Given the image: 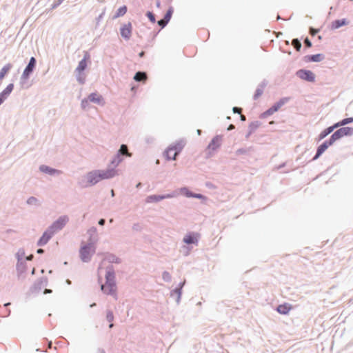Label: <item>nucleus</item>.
I'll return each mask as SVG.
<instances>
[{
    "label": "nucleus",
    "instance_id": "6e6552de",
    "mask_svg": "<svg viewBox=\"0 0 353 353\" xmlns=\"http://www.w3.org/2000/svg\"><path fill=\"white\" fill-rule=\"evenodd\" d=\"M287 101V99H282L277 103H276L274 105L270 108L268 110H266L263 114L265 116L272 115L276 111H278Z\"/></svg>",
    "mask_w": 353,
    "mask_h": 353
},
{
    "label": "nucleus",
    "instance_id": "7c9ffc66",
    "mask_svg": "<svg viewBox=\"0 0 353 353\" xmlns=\"http://www.w3.org/2000/svg\"><path fill=\"white\" fill-rule=\"evenodd\" d=\"M40 170H41L42 172H43L50 173V174H52V172H55V170H52V169H50V168H49L48 167L45 166V165H42V166H41Z\"/></svg>",
    "mask_w": 353,
    "mask_h": 353
},
{
    "label": "nucleus",
    "instance_id": "f3484780",
    "mask_svg": "<svg viewBox=\"0 0 353 353\" xmlns=\"http://www.w3.org/2000/svg\"><path fill=\"white\" fill-rule=\"evenodd\" d=\"M14 88V85L12 83H10L8 86L0 93V98L2 99V101L7 98V97L12 92Z\"/></svg>",
    "mask_w": 353,
    "mask_h": 353
},
{
    "label": "nucleus",
    "instance_id": "393cba45",
    "mask_svg": "<svg viewBox=\"0 0 353 353\" xmlns=\"http://www.w3.org/2000/svg\"><path fill=\"white\" fill-rule=\"evenodd\" d=\"M126 12H127V7L125 6H123L118 9L114 18H118V17H122L126 13Z\"/></svg>",
    "mask_w": 353,
    "mask_h": 353
},
{
    "label": "nucleus",
    "instance_id": "4be33fe9",
    "mask_svg": "<svg viewBox=\"0 0 353 353\" xmlns=\"http://www.w3.org/2000/svg\"><path fill=\"white\" fill-rule=\"evenodd\" d=\"M323 59V55L317 54L305 57L306 61L319 62Z\"/></svg>",
    "mask_w": 353,
    "mask_h": 353
},
{
    "label": "nucleus",
    "instance_id": "de8ad7c7",
    "mask_svg": "<svg viewBox=\"0 0 353 353\" xmlns=\"http://www.w3.org/2000/svg\"><path fill=\"white\" fill-rule=\"evenodd\" d=\"M3 103L2 99L0 98V105Z\"/></svg>",
    "mask_w": 353,
    "mask_h": 353
},
{
    "label": "nucleus",
    "instance_id": "20e7f679",
    "mask_svg": "<svg viewBox=\"0 0 353 353\" xmlns=\"http://www.w3.org/2000/svg\"><path fill=\"white\" fill-rule=\"evenodd\" d=\"M94 251V247L92 243L82 246L80 249V256L81 260L84 262L90 261Z\"/></svg>",
    "mask_w": 353,
    "mask_h": 353
},
{
    "label": "nucleus",
    "instance_id": "f03ea898",
    "mask_svg": "<svg viewBox=\"0 0 353 353\" xmlns=\"http://www.w3.org/2000/svg\"><path fill=\"white\" fill-rule=\"evenodd\" d=\"M182 149L183 145L181 143H176L169 146L165 151L164 155L167 160H174Z\"/></svg>",
    "mask_w": 353,
    "mask_h": 353
},
{
    "label": "nucleus",
    "instance_id": "412c9836",
    "mask_svg": "<svg viewBox=\"0 0 353 353\" xmlns=\"http://www.w3.org/2000/svg\"><path fill=\"white\" fill-rule=\"evenodd\" d=\"M347 24V21L345 19L336 20L332 22V28L334 29H337L343 26H345Z\"/></svg>",
    "mask_w": 353,
    "mask_h": 353
},
{
    "label": "nucleus",
    "instance_id": "9d476101",
    "mask_svg": "<svg viewBox=\"0 0 353 353\" xmlns=\"http://www.w3.org/2000/svg\"><path fill=\"white\" fill-rule=\"evenodd\" d=\"M53 233H54V231H52V230L46 231L43 234V235L40 238V239L39 240V241L37 243L38 245L43 246L44 245H46L48 242V241L51 239V237L52 236Z\"/></svg>",
    "mask_w": 353,
    "mask_h": 353
},
{
    "label": "nucleus",
    "instance_id": "c03bdc74",
    "mask_svg": "<svg viewBox=\"0 0 353 353\" xmlns=\"http://www.w3.org/2000/svg\"><path fill=\"white\" fill-rule=\"evenodd\" d=\"M241 121H245V117L243 114H241Z\"/></svg>",
    "mask_w": 353,
    "mask_h": 353
},
{
    "label": "nucleus",
    "instance_id": "cd10ccee",
    "mask_svg": "<svg viewBox=\"0 0 353 353\" xmlns=\"http://www.w3.org/2000/svg\"><path fill=\"white\" fill-rule=\"evenodd\" d=\"M292 45L297 51H299L301 50V43L297 39H294L292 41Z\"/></svg>",
    "mask_w": 353,
    "mask_h": 353
},
{
    "label": "nucleus",
    "instance_id": "09e8293b",
    "mask_svg": "<svg viewBox=\"0 0 353 353\" xmlns=\"http://www.w3.org/2000/svg\"><path fill=\"white\" fill-rule=\"evenodd\" d=\"M111 194L114 195V191L112 190Z\"/></svg>",
    "mask_w": 353,
    "mask_h": 353
},
{
    "label": "nucleus",
    "instance_id": "4468645a",
    "mask_svg": "<svg viewBox=\"0 0 353 353\" xmlns=\"http://www.w3.org/2000/svg\"><path fill=\"white\" fill-rule=\"evenodd\" d=\"M292 309V306L289 303L279 305L277 307V312L281 314H287Z\"/></svg>",
    "mask_w": 353,
    "mask_h": 353
},
{
    "label": "nucleus",
    "instance_id": "f704fd0d",
    "mask_svg": "<svg viewBox=\"0 0 353 353\" xmlns=\"http://www.w3.org/2000/svg\"><path fill=\"white\" fill-rule=\"evenodd\" d=\"M304 43L307 48H310L312 46V43L307 38L305 39Z\"/></svg>",
    "mask_w": 353,
    "mask_h": 353
},
{
    "label": "nucleus",
    "instance_id": "b1692460",
    "mask_svg": "<svg viewBox=\"0 0 353 353\" xmlns=\"http://www.w3.org/2000/svg\"><path fill=\"white\" fill-rule=\"evenodd\" d=\"M147 79V75L145 72H138L136 73L134 79L137 81H145Z\"/></svg>",
    "mask_w": 353,
    "mask_h": 353
},
{
    "label": "nucleus",
    "instance_id": "c85d7f7f",
    "mask_svg": "<svg viewBox=\"0 0 353 353\" xmlns=\"http://www.w3.org/2000/svg\"><path fill=\"white\" fill-rule=\"evenodd\" d=\"M352 121H353V118H347V119H345L342 120L341 121L336 123V125H338V127H339L341 125H344L347 123H351Z\"/></svg>",
    "mask_w": 353,
    "mask_h": 353
},
{
    "label": "nucleus",
    "instance_id": "ddd939ff",
    "mask_svg": "<svg viewBox=\"0 0 353 353\" xmlns=\"http://www.w3.org/2000/svg\"><path fill=\"white\" fill-rule=\"evenodd\" d=\"M90 59V54L88 53V52H85V55H84V58L83 59H82L77 68V70L79 72H83L87 67V61Z\"/></svg>",
    "mask_w": 353,
    "mask_h": 353
},
{
    "label": "nucleus",
    "instance_id": "49530a36",
    "mask_svg": "<svg viewBox=\"0 0 353 353\" xmlns=\"http://www.w3.org/2000/svg\"><path fill=\"white\" fill-rule=\"evenodd\" d=\"M143 55H144V52L142 51L141 52L139 53V57H143Z\"/></svg>",
    "mask_w": 353,
    "mask_h": 353
},
{
    "label": "nucleus",
    "instance_id": "6ab92c4d",
    "mask_svg": "<svg viewBox=\"0 0 353 353\" xmlns=\"http://www.w3.org/2000/svg\"><path fill=\"white\" fill-rule=\"evenodd\" d=\"M336 128H338V125L334 124V125L323 130L319 135V140L323 139L325 137L332 132Z\"/></svg>",
    "mask_w": 353,
    "mask_h": 353
},
{
    "label": "nucleus",
    "instance_id": "5701e85b",
    "mask_svg": "<svg viewBox=\"0 0 353 353\" xmlns=\"http://www.w3.org/2000/svg\"><path fill=\"white\" fill-rule=\"evenodd\" d=\"M88 99L90 101L97 103H101L103 101L101 96H100L96 93H92V94H90L88 97Z\"/></svg>",
    "mask_w": 353,
    "mask_h": 353
},
{
    "label": "nucleus",
    "instance_id": "e433bc0d",
    "mask_svg": "<svg viewBox=\"0 0 353 353\" xmlns=\"http://www.w3.org/2000/svg\"><path fill=\"white\" fill-rule=\"evenodd\" d=\"M233 112L234 113H239L240 114L241 112V108H237V107H234V108H233Z\"/></svg>",
    "mask_w": 353,
    "mask_h": 353
},
{
    "label": "nucleus",
    "instance_id": "a211bd4d",
    "mask_svg": "<svg viewBox=\"0 0 353 353\" xmlns=\"http://www.w3.org/2000/svg\"><path fill=\"white\" fill-rule=\"evenodd\" d=\"M198 234H188L183 238V241L187 244L196 243Z\"/></svg>",
    "mask_w": 353,
    "mask_h": 353
},
{
    "label": "nucleus",
    "instance_id": "9b49d317",
    "mask_svg": "<svg viewBox=\"0 0 353 353\" xmlns=\"http://www.w3.org/2000/svg\"><path fill=\"white\" fill-rule=\"evenodd\" d=\"M121 34L126 39H130L132 34V24L130 23L125 24L121 27Z\"/></svg>",
    "mask_w": 353,
    "mask_h": 353
},
{
    "label": "nucleus",
    "instance_id": "f257e3e1",
    "mask_svg": "<svg viewBox=\"0 0 353 353\" xmlns=\"http://www.w3.org/2000/svg\"><path fill=\"white\" fill-rule=\"evenodd\" d=\"M106 282L101 285V290L106 294H113L116 292L114 283V274L112 272H108L105 274Z\"/></svg>",
    "mask_w": 353,
    "mask_h": 353
},
{
    "label": "nucleus",
    "instance_id": "58836bf2",
    "mask_svg": "<svg viewBox=\"0 0 353 353\" xmlns=\"http://www.w3.org/2000/svg\"><path fill=\"white\" fill-rule=\"evenodd\" d=\"M105 223V220L104 219H101L99 221V224L101 225H103Z\"/></svg>",
    "mask_w": 353,
    "mask_h": 353
},
{
    "label": "nucleus",
    "instance_id": "ea45409f",
    "mask_svg": "<svg viewBox=\"0 0 353 353\" xmlns=\"http://www.w3.org/2000/svg\"><path fill=\"white\" fill-rule=\"evenodd\" d=\"M87 103H88V100H83V101H82V105H83V108H85V105H86Z\"/></svg>",
    "mask_w": 353,
    "mask_h": 353
},
{
    "label": "nucleus",
    "instance_id": "39448f33",
    "mask_svg": "<svg viewBox=\"0 0 353 353\" xmlns=\"http://www.w3.org/2000/svg\"><path fill=\"white\" fill-rule=\"evenodd\" d=\"M296 74L300 79L310 82H314L315 80V74L310 70H299Z\"/></svg>",
    "mask_w": 353,
    "mask_h": 353
},
{
    "label": "nucleus",
    "instance_id": "4c0bfd02",
    "mask_svg": "<svg viewBox=\"0 0 353 353\" xmlns=\"http://www.w3.org/2000/svg\"><path fill=\"white\" fill-rule=\"evenodd\" d=\"M88 178H89V181L90 183H91V179H92L94 181V180L98 179V177L96 176H92V177H90V174L88 175Z\"/></svg>",
    "mask_w": 353,
    "mask_h": 353
},
{
    "label": "nucleus",
    "instance_id": "0eeeda50",
    "mask_svg": "<svg viewBox=\"0 0 353 353\" xmlns=\"http://www.w3.org/2000/svg\"><path fill=\"white\" fill-rule=\"evenodd\" d=\"M36 65V59L34 57H32L30 59L29 63L23 70V72L22 74L21 78L23 79H28L30 75V74L32 72L33 70L34 69Z\"/></svg>",
    "mask_w": 353,
    "mask_h": 353
},
{
    "label": "nucleus",
    "instance_id": "37998d69",
    "mask_svg": "<svg viewBox=\"0 0 353 353\" xmlns=\"http://www.w3.org/2000/svg\"><path fill=\"white\" fill-rule=\"evenodd\" d=\"M51 292H52L51 290L46 289L45 291H44V294L51 293Z\"/></svg>",
    "mask_w": 353,
    "mask_h": 353
},
{
    "label": "nucleus",
    "instance_id": "a878e982",
    "mask_svg": "<svg viewBox=\"0 0 353 353\" xmlns=\"http://www.w3.org/2000/svg\"><path fill=\"white\" fill-rule=\"evenodd\" d=\"M120 154L123 155H126L128 157H131V153L128 152V147L126 145H121L120 150H119Z\"/></svg>",
    "mask_w": 353,
    "mask_h": 353
},
{
    "label": "nucleus",
    "instance_id": "79ce46f5",
    "mask_svg": "<svg viewBox=\"0 0 353 353\" xmlns=\"http://www.w3.org/2000/svg\"><path fill=\"white\" fill-rule=\"evenodd\" d=\"M234 126L232 124H231V125H230V126L228 127V130H232V129H234Z\"/></svg>",
    "mask_w": 353,
    "mask_h": 353
},
{
    "label": "nucleus",
    "instance_id": "c756f323",
    "mask_svg": "<svg viewBox=\"0 0 353 353\" xmlns=\"http://www.w3.org/2000/svg\"><path fill=\"white\" fill-rule=\"evenodd\" d=\"M172 12H173V10L172 8H170L168 12H166L165 17H164V19L167 21V22H169V21L171 19V17H172Z\"/></svg>",
    "mask_w": 353,
    "mask_h": 353
},
{
    "label": "nucleus",
    "instance_id": "1a4fd4ad",
    "mask_svg": "<svg viewBox=\"0 0 353 353\" xmlns=\"http://www.w3.org/2000/svg\"><path fill=\"white\" fill-rule=\"evenodd\" d=\"M333 145L331 143V141L329 139L328 141H325L317 148L316 154L315 157L313 158L314 160L317 159L330 146Z\"/></svg>",
    "mask_w": 353,
    "mask_h": 353
},
{
    "label": "nucleus",
    "instance_id": "2f4dec72",
    "mask_svg": "<svg viewBox=\"0 0 353 353\" xmlns=\"http://www.w3.org/2000/svg\"><path fill=\"white\" fill-rule=\"evenodd\" d=\"M27 203L30 205L37 204L38 200L35 197L31 196L28 199Z\"/></svg>",
    "mask_w": 353,
    "mask_h": 353
},
{
    "label": "nucleus",
    "instance_id": "bb28decb",
    "mask_svg": "<svg viewBox=\"0 0 353 353\" xmlns=\"http://www.w3.org/2000/svg\"><path fill=\"white\" fill-rule=\"evenodd\" d=\"M106 319L108 321L112 323L114 320V314L112 312L108 311L106 314ZM113 327V323H110L109 325L110 328H112Z\"/></svg>",
    "mask_w": 353,
    "mask_h": 353
},
{
    "label": "nucleus",
    "instance_id": "a19ab883",
    "mask_svg": "<svg viewBox=\"0 0 353 353\" xmlns=\"http://www.w3.org/2000/svg\"><path fill=\"white\" fill-rule=\"evenodd\" d=\"M188 196H190L188 194H187ZM192 196H194V197H196V198H201V194H195V195H192Z\"/></svg>",
    "mask_w": 353,
    "mask_h": 353
},
{
    "label": "nucleus",
    "instance_id": "dca6fc26",
    "mask_svg": "<svg viewBox=\"0 0 353 353\" xmlns=\"http://www.w3.org/2000/svg\"><path fill=\"white\" fill-rule=\"evenodd\" d=\"M68 218L66 216L60 217L52 225V229L60 230L66 223Z\"/></svg>",
    "mask_w": 353,
    "mask_h": 353
},
{
    "label": "nucleus",
    "instance_id": "423d86ee",
    "mask_svg": "<svg viewBox=\"0 0 353 353\" xmlns=\"http://www.w3.org/2000/svg\"><path fill=\"white\" fill-rule=\"evenodd\" d=\"M113 175L114 174L112 171H102L90 173V177H92V176H96L98 177V179L94 180V181L92 179H91V183L94 184L101 179L111 178L113 176Z\"/></svg>",
    "mask_w": 353,
    "mask_h": 353
},
{
    "label": "nucleus",
    "instance_id": "f8f14e48",
    "mask_svg": "<svg viewBox=\"0 0 353 353\" xmlns=\"http://www.w3.org/2000/svg\"><path fill=\"white\" fill-rule=\"evenodd\" d=\"M221 143V138L216 136L212 139L210 144L208 145V149L210 151H214L219 148Z\"/></svg>",
    "mask_w": 353,
    "mask_h": 353
},
{
    "label": "nucleus",
    "instance_id": "c9c22d12",
    "mask_svg": "<svg viewBox=\"0 0 353 353\" xmlns=\"http://www.w3.org/2000/svg\"><path fill=\"white\" fill-rule=\"evenodd\" d=\"M318 30L310 28V33L311 34V35L314 36L318 32Z\"/></svg>",
    "mask_w": 353,
    "mask_h": 353
},
{
    "label": "nucleus",
    "instance_id": "aec40b11",
    "mask_svg": "<svg viewBox=\"0 0 353 353\" xmlns=\"http://www.w3.org/2000/svg\"><path fill=\"white\" fill-rule=\"evenodd\" d=\"M12 68V65L10 63H8L5 65L1 70H0V81L3 80L6 74Z\"/></svg>",
    "mask_w": 353,
    "mask_h": 353
},
{
    "label": "nucleus",
    "instance_id": "7ed1b4c3",
    "mask_svg": "<svg viewBox=\"0 0 353 353\" xmlns=\"http://www.w3.org/2000/svg\"><path fill=\"white\" fill-rule=\"evenodd\" d=\"M353 134V128L350 127H344L336 130L330 137L331 143L334 144L335 141L345 136Z\"/></svg>",
    "mask_w": 353,
    "mask_h": 353
},
{
    "label": "nucleus",
    "instance_id": "473e14b6",
    "mask_svg": "<svg viewBox=\"0 0 353 353\" xmlns=\"http://www.w3.org/2000/svg\"><path fill=\"white\" fill-rule=\"evenodd\" d=\"M147 17H148V19L150 20V21L152 23H155L156 20H155V17H154V15L152 12H147Z\"/></svg>",
    "mask_w": 353,
    "mask_h": 353
},
{
    "label": "nucleus",
    "instance_id": "a18cd8bd",
    "mask_svg": "<svg viewBox=\"0 0 353 353\" xmlns=\"http://www.w3.org/2000/svg\"><path fill=\"white\" fill-rule=\"evenodd\" d=\"M37 253H39V254H42V253H43V249H39V250H37Z\"/></svg>",
    "mask_w": 353,
    "mask_h": 353
},
{
    "label": "nucleus",
    "instance_id": "72a5a7b5",
    "mask_svg": "<svg viewBox=\"0 0 353 353\" xmlns=\"http://www.w3.org/2000/svg\"><path fill=\"white\" fill-rule=\"evenodd\" d=\"M168 23L164 19L158 21V24L162 28L165 27Z\"/></svg>",
    "mask_w": 353,
    "mask_h": 353
},
{
    "label": "nucleus",
    "instance_id": "2eb2a0df",
    "mask_svg": "<svg viewBox=\"0 0 353 353\" xmlns=\"http://www.w3.org/2000/svg\"><path fill=\"white\" fill-rule=\"evenodd\" d=\"M171 197H172V195H171V194H167V195H163V196L151 195V196H149L146 199V201L148 203L157 202L162 199H167V198H171Z\"/></svg>",
    "mask_w": 353,
    "mask_h": 353
}]
</instances>
